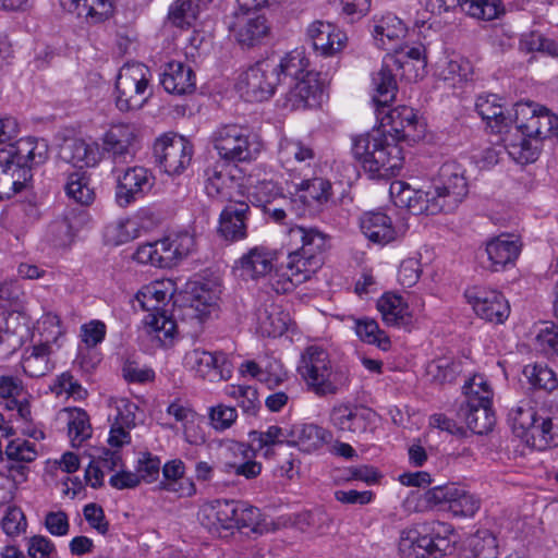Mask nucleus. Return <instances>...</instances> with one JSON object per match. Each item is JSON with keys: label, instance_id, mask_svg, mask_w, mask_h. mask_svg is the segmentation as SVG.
<instances>
[{"label": "nucleus", "instance_id": "nucleus-13", "mask_svg": "<svg viewBox=\"0 0 558 558\" xmlns=\"http://www.w3.org/2000/svg\"><path fill=\"white\" fill-rule=\"evenodd\" d=\"M112 174L116 180L114 199L117 205L122 208L144 198L155 185V177L142 166L119 168Z\"/></svg>", "mask_w": 558, "mask_h": 558}, {"label": "nucleus", "instance_id": "nucleus-39", "mask_svg": "<svg viewBox=\"0 0 558 558\" xmlns=\"http://www.w3.org/2000/svg\"><path fill=\"white\" fill-rule=\"evenodd\" d=\"M300 201L307 206L323 205L331 197V184L323 178L301 179L300 182H291Z\"/></svg>", "mask_w": 558, "mask_h": 558}, {"label": "nucleus", "instance_id": "nucleus-42", "mask_svg": "<svg viewBox=\"0 0 558 558\" xmlns=\"http://www.w3.org/2000/svg\"><path fill=\"white\" fill-rule=\"evenodd\" d=\"M324 265L322 257L304 255L299 250L290 252L288 255L287 268L294 277L293 280L299 284L308 280Z\"/></svg>", "mask_w": 558, "mask_h": 558}, {"label": "nucleus", "instance_id": "nucleus-3", "mask_svg": "<svg viewBox=\"0 0 558 558\" xmlns=\"http://www.w3.org/2000/svg\"><path fill=\"white\" fill-rule=\"evenodd\" d=\"M135 132L129 124L112 125L97 142L75 138L62 147V157L80 169L97 166L102 158L112 165L111 173L133 161Z\"/></svg>", "mask_w": 558, "mask_h": 558}, {"label": "nucleus", "instance_id": "nucleus-60", "mask_svg": "<svg viewBox=\"0 0 558 558\" xmlns=\"http://www.w3.org/2000/svg\"><path fill=\"white\" fill-rule=\"evenodd\" d=\"M251 197L257 204V206L265 207L271 205L278 197L286 201L280 194L279 187L272 181H259L253 186Z\"/></svg>", "mask_w": 558, "mask_h": 558}, {"label": "nucleus", "instance_id": "nucleus-25", "mask_svg": "<svg viewBox=\"0 0 558 558\" xmlns=\"http://www.w3.org/2000/svg\"><path fill=\"white\" fill-rule=\"evenodd\" d=\"M250 206L244 202L230 203L220 214L218 232L227 241L245 239Z\"/></svg>", "mask_w": 558, "mask_h": 558}, {"label": "nucleus", "instance_id": "nucleus-58", "mask_svg": "<svg viewBox=\"0 0 558 558\" xmlns=\"http://www.w3.org/2000/svg\"><path fill=\"white\" fill-rule=\"evenodd\" d=\"M161 462L156 456L150 452H142L137 459L136 475L140 482L153 483L160 473Z\"/></svg>", "mask_w": 558, "mask_h": 558}, {"label": "nucleus", "instance_id": "nucleus-63", "mask_svg": "<svg viewBox=\"0 0 558 558\" xmlns=\"http://www.w3.org/2000/svg\"><path fill=\"white\" fill-rule=\"evenodd\" d=\"M422 274L421 262L416 257L404 259L398 271V280L405 288L413 287L420 279Z\"/></svg>", "mask_w": 558, "mask_h": 558}, {"label": "nucleus", "instance_id": "nucleus-8", "mask_svg": "<svg viewBox=\"0 0 558 558\" xmlns=\"http://www.w3.org/2000/svg\"><path fill=\"white\" fill-rule=\"evenodd\" d=\"M426 534L415 529L403 530L400 534L398 549L403 558H440L453 548L452 526L440 521L424 525Z\"/></svg>", "mask_w": 558, "mask_h": 558}, {"label": "nucleus", "instance_id": "nucleus-45", "mask_svg": "<svg viewBox=\"0 0 558 558\" xmlns=\"http://www.w3.org/2000/svg\"><path fill=\"white\" fill-rule=\"evenodd\" d=\"M204 4V0H174L169 8L168 20L175 27H191Z\"/></svg>", "mask_w": 558, "mask_h": 558}, {"label": "nucleus", "instance_id": "nucleus-12", "mask_svg": "<svg viewBox=\"0 0 558 558\" xmlns=\"http://www.w3.org/2000/svg\"><path fill=\"white\" fill-rule=\"evenodd\" d=\"M280 82L277 61L265 59L251 65L240 75L236 88L246 101L259 102L268 100Z\"/></svg>", "mask_w": 558, "mask_h": 558}, {"label": "nucleus", "instance_id": "nucleus-49", "mask_svg": "<svg viewBox=\"0 0 558 558\" xmlns=\"http://www.w3.org/2000/svg\"><path fill=\"white\" fill-rule=\"evenodd\" d=\"M355 333L368 344H375L383 351L390 349L391 342L385 331L380 330L376 320L371 318H361L355 320Z\"/></svg>", "mask_w": 558, "mask_h": 558}, {"label": "nucleus", "instance_id": "nucleus-21", "mask_svg": "<svg viewBox=\"0 0 558 558\" xmlns=\"http://www.w3.org/2000/svg\"><path fill=\"white\" fill-rule=\"evenodd\" d=\"M239 45L252 48L262 45L270 34V25L264 15L240 14L230 26Z\"/></svg>", "mask_w": 558, "mask_h": 558}, {"label": "nucleus", "instance_id": "nucleus-23", "mask_svg": "<svg viewBox=\"0 0 558 558\" xmlns=\"http://www.w3.org/2000/svg\"><path fill=\"white\" fill-rule=\"evenodd\" d=\"M307 36L314 49L326 57L341 51L348 41L344 32L336 25L323 21L313 22L307 28Z\"/></svg>", "mask_w": 558, "mask_h": 558}, {"label": "nucleus", "instance_id": "nucleus-40", "mask_svg": "<svg viewBox=\"0 0 558 558\" xmlns=\"http://www.w3.org/2000/svg\"><path fill=\"white\" fill-rule=\"evenodd\" d=\"M475 107L477 113L494 132L502 133L504 129L508 125V118L504 114V108L497 95L478 96Z\"/></svg>", "mask_w": 558, "mask_h": 558}, {"label": "nucleus", "instance_id": "nucleus-26", "mask_svg": "<svg viewBox=\"0 0 558 558\" xmlns=\"http://www.w3.org/2000/svg\"><path fill=\"white\" fill-rule=\"evenodd\" d=\"M289 242L304 255L322 257L325 263V254L328 248V236L314 227L294 226L288 232Z\"/></svg>", "mask_w": 558, "mask_h": 558}, {"label": "nucleus", "instance_id": "nucleus-59", "mask_svg": "<svg viewBox=\"0 0 558 558\" xmlns=\"http://www.w3.org/2000/svg\"><path fill=\"white\" fill-rule=\"evenodd\" d=\"M167 245L170 254L171 265L177 260L187 256L195 247V238L189 232H180L173 239H168Z\"/></svg>", "mask_w": 558, "mask_h": 558}, {"label": "nucleus", "instance_id": "nucleus-46", "mask_svg": "<svg viewBox=\"0 0 558 558\" xmlns=\"http://www.w3.org/2000/svg\"><path fill=\"white\" fill-rule=\"evenodd\" d=\"M278 65V74L279 78L289 82H294L302 77H306V73L308 66V60L305 57L303 50L295 49L291 52L287 53L279 62Z\"/></svg>", "mask_w": 558, "mask_h": 558}, {"label": "nucleus", "instance_id": "nucleus-50", "mask_svg": "<svg viewBox=\"0 0 558 558\" xmlns=\"http://www.w3.org/2000/svg\"><path fill=\"white\" fill-rule=\"evenodd\" d=\"M65 192L70 198L82 205H89L95 197L94 190L89 186V179L82 171L69 174Z\"/></svg>", "mask_w": 558, "mask_h": 558}, {"label": "nucleus", "instance_id": "nucleus-31", "mask_svg": "<svg viewBox=\"0 0 558 558\" xmlns=\"http://www.w3.org/2000/svg\"><path fill=\"white\" fill-rule=\"evenodd\" d=\"M290 433V445L298 446L304 452L316 451L332 438L328 429L312 423L295 424Z\"/></svg>", "mask_w": 558, "mask_h": 558}, {"label": "nucleus", "instance_id": "nucleus-56", "mask_svg": "<svg viewBox=\"0 0 558 558\" xmlns=\"http://www.w3.org/2000/svg\"><path fill=\"white\" fill-rule=\"evenodd\" d=\"M291 427L269 426L265 432H253L252 440L258 442V448L269 447L277 444L287 442L290 445Z\"/></svg>", "mask_w": 558, "mask_h": 558}, {"label": "nucleus", "instance_id": "nucleus-5", "mask_svg": "<svg viewBox=\"0 0 558 558\" xmlns=\"http://www.w3.org/2000/svg\"><path fill=\"white\" fill-rule=\"evenodd\" d=\"M426 66V58L422 46L398 47L393 53H388L380 70L373 76L375 95L374 102L385 107L391 104L397 95V80L400 77L411 82L421 78Z\"/></svg>", "mask_w": 558, "mask_h": 558}, {"label": "nucleus", "instance_id": "nucleus-34", "mask_svg": "<svg viewBox=\"0 0 558 558\" xmlns=\"http://www.w3.org/2000/svg\"><path fill=\"white\" fill-rule=\"evenodd\" d=\"M319 87L311 73L294 82H289V90L286 94L284 107L291 110L304 109L316 101Z\"/></svg>", "mask_w": 558, "mask_h": 558}, {"label": "nucleus", "instance_id": "nucleus-41", "mask_svg": "<svg viewBox=\"0 0 558 558\" xmlns=\"http://www.w3.org/2000/svg\"><path fill=\"white\" fill-rule=\"evenodd\" d=\"M383 320L389 326H405L410 323L408 305L400 295L384 294L377 302Z\"/></svg>", "mask_w": 558, "mask_h": 558}, {"label": "nucleus", "instance_id": "nucleus-29", "mask_svg": "<svg viewBox=\"0 0 558 558\" xmlns=\"http://www.w3.org/2000/svg\"><path fill=\"white\" fill-rule=\"evenodd\" d=\"M363 234L372 242L380 245L388 244L398 238L390 217L381 211L365 213L360 219Z\"/></svg>", "mask_w": 558, "mask_h": 558}, {"label": "nucleus", "instance_id": "nucleus-33", "mask_svg": "<svg viewBox=\"0 0 558 558\" xmlns=\"http://www.w3.org/2000/svg\"><path fill=\"white\" fill-rule=\"evenodd\" d=\"M407 27L403 22L392 13H386L374 20L373 36L376 45L385 50H395L393 43L403 38Z\"/></svg>", "mask_w": 558, "mask_h": 558}, {"label": "nucleus", "instance_id": "nucleus-37", "mask_svg": "<svg viewBox=\"0 0 558 558\" xmlns=\"http://www.w3.org/2000/svg\"><path fill=\"white\" fill-rule=\"evenodd\" d=\"M205 191L209 197L229 199L234 186V179L228 172L226 165L215 162L205 172Z\"/></svg>", "mask_w": 558, "mask_h": 558}, {"label": "nucleus", "instance_id": "nucleus-1", "mask_svg": "<svg viewBox=\"0 0 558 558\" xmlns=\"http://www.w3.org/2000/svg\"><path fill=\"white\" fill-rule=\"evenodd\" d=\"M174 292V282L163 279L143 287L135 295L141 307L147 312L143 319L147 332L154 333L160 341L171 339L180 324L189 325L191 332L197 333L217 310V293L201 286L194 289L189 303L180 305L169 316L165 307Z\"/></svg>", "mask_w": 558, "mask_h": 558}, {"label": "nucleus", "instance_id": "nucleus-24", "mask_svg": "<svg viewBox=\"0 0 558 558\" xmlns=\"http://www.w3.org/2000/svg\"><path fill=\"white\" fill-rule=\"evenodd\" d=\"M484 254L486 260H482L483 267L490 271H500L518 258L520 244L515 240L500 235L486 243Z\"/></svg>", "mask_w": 558, "mask_h": 558}, {"label": "nucleus", "instance_id": "nucleus-7", "mask_svg": "<svg viewBox=\"0 0 558 558\" xmlns=\"http://www.w3.org/2000/svg\"><path fill=\"white\" fill-rule=\"evenodd\" d=\"M298 373L307 389L318 397L336 395L350 383L349 371L332 364L327 350L317 344L302 352Z\"/></svg>", "mask_w": 558, "mask_h": 558}, {"label": "nucleus", "instance_id": "nucleus-48", "mask_svg": "<svg viewBox=\"0 0 558 558\" xmlns=\"http://www.w3.org/2000/svg\"><path fill=\"white\" fill-rule=\"evenodd\" d=\"M66 411L69 414L68 434L72 446L78 447L92 436L89 416L84 410L78 408L69 409Z\"/></svg>", "mask_w": 558, "mask_h": 558}, {"label": "nucleus", "instance_id": "nucleus-61", "mask_svg": "<svg viewBox=\"0 0 558 558\" xmlns=\"http://www.w3.org/2000/svg\"><path fill=\"white\" fill-rule=\"evenodd\" d=\"M134 417L131 414H119L116 422L112 424L108 442L111 447H122L129 444L131 440L130 433L126 428H130L134 424Z\"/></svg>", "mask_w": 558, "mask_h": 558}, {"label": "nucleus", "instance_id": "nucleus-22", "mask_svg": "<svg viewBox=\"0 0 558 558\" xmlns=\"http://www.w3.org/2000/svg\"><path fill=\"white\" fill-rule=\"evenodd\" d=\"M235 500L216 499L202 506L198 512L201 524L210 533L234 527Z\"/></svg>", "mask_w": 558, "mask_h": 558}, {"label": "nucleus", "instance_id": "nucleus-4", "mask_svg": "<svg viewBox=\"0 0 558 558\" xmlns=\"http://www.w3.org/2000/svg\"><path fill=\"white\" fill-rule=\"evenodd\" d=\"M49 158L44 138L24 137L0 148V201L22 191L32 180V170Z\"/></svg>", "mask_w": 558, "mask_h": 558}, {"label": "nucleus", "instance_id": "nucleus-30", "mask_svg": "<svg viewBox=\"0 0 558 558\" xmlns=\"http://www.w3.org/2000/svg\"><path fill=\"white\" fill-rule=\"evenodd\" d=\"M61 5L84 19L87 24H99L113 15V4L110 0H60Z\"/></svg>", "mask_w": 558, "mask_h": 558}, {"label": "nucleus", "instance_id": "nucleus-27", "mask_svg": "<svg viewBox=\"0 0 558 558\" xmlns=\"http://www.w3.org/2000/svg\"><path fill=\"white\" fill-rule=\"evenodd\" d=\"M160 83L169 94L185 95L195 89V74L183 62L170 61L160 74Z\"/></svg>", "mask_w": 558, "mask_h": 558}, {"label": "nucleus", "instance_id": "nucleus-15", "mask_svg": "<svg viewBox=\"0 0 558 558\" xmlns=\"http://www.w3.org/2000/svg\"><path fill=\"white\" fill-rule=\"evenodd\" d=\"M185 368L210 383L229 380L232 376V363L223 352H209L193 349L184 355Z\"/></svg>", "mask_w": 558, "mask_h": 558}, {"label": "nucleus", "instance_id": "nucleus-54", "mask_svg": "<svg viewBox=\"0 0 558 558\" xmlns=\"http://www.w3.org/2000/svg\"><path fill=\"white\" fill-rule=\"evenodd\" d=\"M49 242L56 247H64L72 243L74 238L73 228L68 218H60L52 221L47 231Z\"/></svg>", "mask_w": 558, "mask_h": 558}, {"label": "nucleus", "instance_id": "nucleus-9", "mask_svg": "<svg viewBox=\"0 0 558 558\" xmlns=\"http://www.w3.org/2000/svg\"><path fill=\"white\" fill-rule=\"evenodd\" d=\"M465 169L456 160H449L441 165L437 177L433 180L430 189L426 192L429 209L434 213L452 211L466 196L468 182Z\"/></svg>", "mask_w": 558, "mask_h": 558}, {"label": "nucleus", "instance_id": "nucleus-11", "mask_svg": "<svg viewBox=\"0 0 558 558\" xmlns=\"http://www.w3.org/2000/svg\"><path fill=\"white\" fill-rule=\"evenodd\" d=\"M149 76V69L143 63H126L120 69L116 81V105L120 111L143 107L151 95Z\"/></svg>", "mask_w": 558, "mask_h": 558}, {"label": "nucleus", "instance_id": "nucleus-38", "mask_svg": "<svg viewBox=\"0 0 558 558\" xmlns=\"http://www.w3.org/2000/svg\"><path fill=\"white\" fill-rule=\"evenodd\" d=\"M458 416L466 424L474 434L484 435L490 432L495 425V415L492 404H461Z\"/></svg>", "mask_w": 558, "mask_h": 558}, {"label": "nucleus", "instance_id": "nucleus-14", "mask_svg": "<svg viewBox=\"0 0 558 558\" xmlns=\"http://www.w3.org/2000/svg\"><path fill=\"white\" fill-rule=\"evenodd\" d=\"M425 502L430 507H447L454 517H473L481 508V500L453 484L436 486L424 494Z\"/></svg>", "mask_w": 558, "mask_h": 558}, {"label": "nucleus", "instance_id": "nucleus-64", "mask_svg": "<svg viewBox=\"0 0 558 558\" xmlns=\"http://www.w3.org/2000/svg\"><path fill=\"white\" fill-rule=\"evenodd\" d=\"M539 349L548 355H558V325L550 323L536 337Z\"/></svg>", "mask_w": 558, "mask_h": 558}, {"label": "nucleus", "instance_id": "nucleus-52", "mask_svg": "<svg viewBox=\"0 0 558 558\" xmlns=\"http://www.w3.org/2000/svg\"><path fill=\"white\" fill-rule=\"evenodd\" d=\"M523 375L529 383L538 389L551 391L558 386L555 373L546 365L529 364L523 368Z\"/></svg>", "mask_w": 558, "mask_h": 558}, {"label": "nucleus", "instance_id": "nucleus-20", "mask_svg": "<svg viewBox=\"0 0 558 558\" xmlns=\"http://www.w3.org/2000/svg\"><path fill=\"white\" fill-rule=\"evenodd\" d=\"M375 105H377L375 102ZM390 104L387 105V107ZM385 107L376 106L377 118L380 119L384 128L389 126L387 130L388 136L392 135L398 143L400 140L414 137L415 130L418 121L414 110L407 106L396 107L388 112H385Z\"/></svg>", "mask_w": 558, "mask_h": 558}, {"label": "nucleus", "instance_id": "nucleus-44", "mask_svg": "<svg viewBox=\"0 0 558 558\" xmlns=\"http://www.w3.org/2000/svg\"><path fill=\"white\" fill-rule=\"evenodd\" d=\"M167 245H169L168 239L142 244L135 251L133 258L145 265H151L160 268L170 267V254Z\"/></svg>", "mask_w": 558, "mask_h": 558}, {"label": "nucleus", "instance_id": "nucleus-2", "mask_svg": "<svg viewBox=\"0 0 558 558\" xmlns=\"http://www.w3.org/2000/svg\"><path fill=\"white\" fill-rule=\"evenodd\" d=\"M558 136V116L536 102L515 106V125L504 138L509 156L518 163L534 162L543 140Z\"/></svg>", "mask_w": 558, "mask_h": 558}, {"label": "nucleus", "instance_id": "nucleus-17", "mask_svg": "<svg viewBox=\"0 0 558 558\" xmlns=\"http://www.w3.org/2000/svg\"><path fill=\"white\" fill-rule=\"evenodd\" d=\"M464 295L476 315L487 322L500 324L510 314L508 301L496 290L472 287L465 291Z\"/></svg>", "mask_w": 558, "mask_h": 558}, {"label": "nucleus", "instance_id": "nucleus-10", "mask_svg": "<svg viewBox=\"0 0 558 558\" xmlns=\"http://www.w3.org/2000/svg\"><path fill=\"white\" fill-rule=\"evenodd\" d=\"M211 141L219 157L226 161H250L260 151V143L245 126L225 124L211 135Z\"/></svg>", "mask_w": 558, "mask_h": 558}, {"label": "nucleus", "instance_id": "nucleus-36", "mask_svg": "<svg viewBox=\"0 0 558 558\" xmlns=\"http://www.w3.org/2000/svg\"><path fill=\"white\" fill-rule=\"evenodd\" d=\"M257 331L264 337H279L288 328L289 314L275 303L264 305L256 312Z\"/></svg>", "mask_w": 558, "mask_h": 558}, {"label": "nucleus", "instance_id": "nucleus-47", "mask_svg": "<svg viewBox=\"0 0 558 558\" xmlns=\"http://www.w3.org/2000/svg\"><path fill=\"white\" fill-rule=\"evenodd\" d=\"M463 390L465 396L463 404H470V407L492 404L494 392L484 375H474L464 384Z\"/></svg>", "mask_w": 558, "mask_h": 558}, {"label": "nucleus", "instance_id": "nucleus-18", "mask_svg": "<svg viewBox=\"0 0 558 558\" xmlns=\"http://www.w3.org/2000/svg\"><path fill=\"white\" fill-rule=\"evenodd\" d=\"M375 413L362 405L337 403L330 411V424L340 433L360 437L365 434L373 423Z\"/></svg>", "mask_w": 558, "mask_h": 558}, {"label": "nucleus", "instance_id": "nucleus-32", "mask_svg": "<svg viewBox=\"0 0 558 558\" xmlns=\"http://www.w3.org/2000/svg\"><path fill=\"white\" fill-rule=\"evenodd\" d=\"M275 254L265 246L252 247L236 262L244 278L258 279L272 270Z\"/></svg>", "mask_w": 558, "mask_h": 558}, {"label": "nucleus", "instance_id": "nucleus-43", "mask_svg": "<svg viewBox=\"0 0 558 558\" xmlns=\"http://www.w3.org/2000/svg\"><path fill=\"white\" fill-rule=\"evenodd\" d=\"M4 454L9 461L16 462V464L9 466V471H15L24 475L26 468L22 463L33 462L37 458L38 452L34 442L16 438L9 441Z\"/></svg>", "mask_w": 558, "mask_h": 558}, {"label": "nucleus", "instance_id": "nucleus-6", "mask_svg": "<svg viewBox=\"0 0 558 558\" xmlns=\"http://www.w3.org/2000/svg\"><path fill=\"white\" fill-rule=\"evenodd\" d=\"M352 154L372 177L397 175L404 161L402 147L395 137L379 131L354 137Z\"/></svg>", "mask_w": 558, "mask_h": 558}, {"label": "nucleus", "instance_id": "nucleus-55", "mask_svg": "<svg viewBox=\"0 0 558 558\" xmlns=\"http://www.w3.org/2000/svg\"><path fill=\"white\" fill-rule=\"evenodd\" d=\"M426 372L436 383H451L456 378L458 365L448 357H440L429 362Z\"/></svg>", "mask_w": 558, "mask_h": 558}, {"label": "nucleus", "instance_id": "nucleus-16", "mask_svg": "<svg viewBox=\"0 0 558 558\" xmlns=\"http://www.w3.org/2000/svg\"><path fill=\"white\" fill-rule=\"evenodd\" d=\"M154 155L170 175L182 173L191 163L193 148L191 143L180 135H163L154 145Z\"/></svg>", "mask_w": 558, "mask_h": 558}, {"label": "nucleus", "instance_id": "nucleus-57", "mask_svg": "<svg viewBox=\"0 0 558 558\" xmlns=\"http://www.w3.org/2000/svg\"><path fill=\"white\" fill-rule=\"evenodd\" d=\"M208 416L211 427L217 432H223L234 424L238 412L235 408L220 403L209 408Z\"/></svg>", "mask_w": 558, "mask_h": 558}, {"label": "nucleus", "instance_id": "nucleus-28", "mask_svg": "<svg viewBox=\"0 0 558 558\" xmlns=\"http://www.w3.org/2000/svg\"><path fill=\"white\" fill-rule=\"evenodd\" d=\"M278 157L289 172L310 169L315 158L311 146L299 140L282 138L279 144Z\"/></svg>", "mask_w": 558, "mask_h": 558}, {"label": "nucleus", "instance_id": "nucleus-19", "mask_svg": "<svg viewBox=\"0 0 558 558\" xmlns=\"http://www.w3.org/2000/svg\"><path fill=\"white\" fill-rule=\"evenodd\" d=\"M425 7L433 14L461 7L469 16L483 21H492L504 13L500 0H426Z\"/></svg>", "mask_w": 558, "mask_h": 558}, {"label": "nucleus", "instance_id": "nucleus-53", "mask_svg": "<svg viewBox=\"0 0 558 558\" xmlns=\"http://www.w3.org/2000/svg\"><path fill=\"white\" fill-rule=\"evenodd\" d=\"M137 236L136 223L130 219H121L106 227L105 238L108 244L121 245Z\"/></svg>", "mask_w": 558, "mask_h": 558}, {"label": "nucleus", "instance_id": "nucleus-35", "mask_svg": "<svg viewBox=\"0 0 558 558\" xmlns=\"http://www.w3.org/2000/svg\"><path fill=\"white\" fill-rule=\"evenodd\" d=\"M51 353L50 344L43 342L26 350L21 362L24 374L32 378L49 374L54 368Z\"/></svg>", "mask_w": 558, "mask_h": 558}, {"label": "nucleus", "instance_id": "nucleus-51", "mask_svg": "<svg viewBox=\"0 0 558 558\" xmlns=\"http://www.w3.org/2000/svg\"><path fill=\"white\" fill-rule=\"evenodd\" d=\"M468 546L474 558H497L498 544L495 535L488 530H480L473 534Z\"/></svg>", "mask_w": 558, "mask_h": 558}, {"label": "nucleus", "instance_id": "nucleus-62", "mask_svg": "<svg viewBox=\"0 0 558 558\" xmlns=\"http://www.w3.org/2000/svg\"><path fill=\"white\" fill-rule=\"evenodd\" d=\"M38 328L44 337L43 343L56 342L64 332L60 317L54 313H46L38 322Z\"/></svg>", "mask_w": 558, "mask_h": 558}]
</instances>
